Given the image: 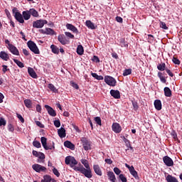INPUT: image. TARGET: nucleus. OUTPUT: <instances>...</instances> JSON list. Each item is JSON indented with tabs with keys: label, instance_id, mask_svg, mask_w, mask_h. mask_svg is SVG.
I'll use <instances>...</instances> for the list:
<instances>
[{
	"label": "nucleus",
	"instance_id": "1",
	"mask_svg": "<svg viewBox=\"0 0 182 182\" xmlns=\"http://www.w3.org/2000/svg\"><path fill=\"white\" fill-rule=\"evenodd\" d=\"M65 164L67 165H70L71 168H73V169L75 171H79V172H82V170L83 168V166L80 165V166H77L75 165L77 164V161H76V159L73 157V156H67L65 158Z\"/></svg>",
	"mask_w": 182,
	"mask_h": 182
},
{
	"label": "nucleus",
	"instance_id": "2",
	"mask_svg": "<svg viewBox=\"0 0 182 182\" xmlns=\"http://www.w3.org/2000/svg\"><path fill=\"white\" fill-rule=\"evenodd\" d=\"M82 147L85 151L92 149V141H90L87 137H82L80 139Z\"/></svg>",
	"mask_w": 182,
	"mask_h": 182
},
{
	"label": "nucleus",
	"instance_id": "3",
	"mask_svg": "<svg viewBox=\"0 0 182 182\" xmlns=\"http://www.w3.org/2000/svg\"><path fill=\"white\" fill-rule=\"evenodd\" d=\"M27 46L29 48L30 50L35 53V55H39L41 52L39 51V48H38V46H36V43L32 41H29L27 42Z\"/></svg>",
	"mask_w": 182,
	"mask_h": 182
},
{
	"label": "nucleus",
	"instance_id": "4",
	"mask_svg": "<svg viewBox=\"0 0 182 182\" xmlns=\"http://www.w3.org/2000/svg\"><path fill=\"white\" fill-rule=\"evenodd\" d=\"M80 173L83 174L85 178H89V179H90L93 177V174H92L91 167L85 168L83 166Z\"/></svg>",
	"mask_w": 182,
	"mask_h": 182
},
{
	"label": "nucleus",
	"instance_id": "5",
	"mask_svg": "<svg viewBox=\"0 0 182 182\" xmlns=\"http://www.w3.org/2000/svg\"><path fill=\"white\" fill-rule=\"evenodd\" d=\"M48 23V21L46 20H37L33 22V28H36L37 29H41L43 26H45Z\"/></svg>",
	"mask_w": 182,
	"mask_h": 182
},
{
	"label": "nucleus",
	"instance_id": "6",
	"mask_svg": "<svg viewBox=\"0 0 182 182\" xmlns=\"http://www.w3.org/2000/svg\"><path fill=\"white\" fill-rule=\"evenodd\" d=\"M32 168L37 173L46 172L47 168L39 164H34L32 165Z\"/></svg>",
	"mask_w": 182,
	"mask_h": 182
},
{
	"label": "nucleus",
	"instance_id": "7",
	"mask_svg": "<svg viewBox=\"0 0 182 182\" xmlns=\"http://www.w3.org/2000/svg\"><path fill=\"white\" fill-rule=\"evenodd\" d=\"M105 82L109 86H114L116 83H117V82L116 81V79H114V77L110 75H106L105 77Z\"/></svg>",
	"mask_w": 182,
	"mask_h": 182
},
{
	"label": "nucleus",
	"instance_id": "8",
	"mask_svg": "<svg viewBox=\"0 0 182 182\" xmlns=\"http://www.w3.org/2000/svg\"><path fill=\"white\" fill-rule=\"evenodd\" d=\"M158 77L160 79L161 83H167V74L165 72H158Z\"/></svg>",
	"mask_w": 182,
	"mask_h": 182
},
{
	"label": "nucleus",
	"instance_id": "9",
	"mask_svg": "<svg viewBox=\"0 0 182 182\" xmlns=\"http://www.w3.org/2000/svg\"><path fill=\"white\" fill-rule=\"evenodd\" d=\"M163 161L166 166L168 167H171L173 166V161L168 156H166L163 158Z\"/></svg>",
	"mask_w": 182,
	"mask_h": 182
},
{
	"label": "nucleus",
	"instance_id": "10",
	"mask_svg": "<svg viewBox=\"0 0 182 182\" xmlns=\"http://www.w3.org/2000/svg\"><path fill=\"white\" fill-rule=\"evenodd\" d=\"M122 128L119 123H117V122L113 123L112 130L114 133L119 134L122 132Z\"/></svg>",
	"mask_w": 182,
	"mask_h": 182
},
{
	"label": "nucleus",
	"instance_id": "11",
	"mask_svg": "<svg viewBox=\"0 0 182 182\" xmlns=\"http://www.w3.org/2000/svg\"><path fill=\"white\" fill-rule=\"evenodd\" d=\"M7 48L13 55H16V56H19V50H18V48H16V47H15V46L11 44L9 46V47Z\"/></svg>",
	"mask_w": 182,
	"mask_h": 182
},
{
	"label": "nucleus",
	"instance_id": "12",
	"mask_svg": "<svg viewBox=\"0 0 182 182\" xmlns=\"http://www.w3.org/2000/svg\"><path fill=\"white\" fill-rule=\"evenodd\" d=\"M93 170H94L95 173H96V175H97L99 176H102V169L99 164H94Z\"/></svg>",
	"mask_w": 182,
	"mask_h": 182
},
{
	"label": "nucleus",
	"instance_id": "13",
	"mask_svg": "<svg viewBox=\"0 0 182 182\" xmlns=\"http://www.w3.org/2000/svg\"><path fill=\"white\" fill-rule=\"evenodd\" d=\"M45 108L50 116L55 117L57 115L56 112L51 107L45 105Z\"/></svg>",
	"mask_w": 182,
	"mask_h": 182
},
{
	"label": "nucleus",
	"instance_id": "14",
	"mask_svg": "<svg viewBox=\"0 0 182 182\" xmlns=\"http://www.w3.org/2000/svg\"><path fill=\"white\" fill-rule=\"evenodd\" d=\"M15 19L19 22V23H24L25 20L23 18V15L21 13H16V15H14Z\"/></svg>",
	"mask_w": 182,
	"mask_h": 182
},
{
	"label": "nucleus",
	"instance_id": "15",
	"mask_svg": "<svg viewBox=\"0 0 182 182\" xmlns=\"http://www.w3.org/2000/svg\"><path fill=\"white\" fill-rule=\"evenodd\" d=\"M65 26L67 29L73 32V33H79V30H77V28H76V26H73V24L67 23Z\"/></svg>",
	"mask_w": 182,
	"mask_h": 182
},
{
	"label": "nucleus",
	"instance_id": "16",
	"mask_svg": "<svg viewBox=\"0 0 182 182\" xmlns=\"http://www.w3.org/2000/svg\"><path fill=\"white\" fill-rule=\"evenodd\" d=\"M107 176H108V180L111 182H117L115 174L113 171L107 172Z\"/></svg>",
	"mask_w": 182,
	"mask_h": 182
},
{
	"label": "nucleus",
	"instance_id": "17",
	"mask_svg": "<svg viewBox=\"0 0 182 182\" xmlns=\"http://www.w3.org/2000/svg\"><path fill=\"white\" fill-rule=\"evenodd\" d=\"M28 75H30V76L31 77H33V79H38V75L36 74V73L35 72V70H33V68L28 67Z\"/></svg>",
	"mask_w": 182,
	"mask_h": 182
},
{
	"label": "nucleus",
	"instance_id": "18",
	"mask_svg": "<svg viewBox=\"0 0 182 182\" xmlns=\"http://www.w3.org/2000/svg\"><path fill=\"white\" fill-rule=\"evenodd\" d=\"M41 182H57V181L55 178H53L50 175H44Z\"/></svg>",
	"mask_w": 182,
	"mask_h": 182
},
{
	"label": "nucleus",
	"instance_id": "19",
	"mask_svg": "<svg viewBox=\"0 0 182 182\" xmlns=\"http://www.w3.org/2000/svg\"><path fill=\"white\" fill-rule=\"evenodd\" d=\"M154 105L155 109H156V110L160 111L162 109V104L160 100H155L154 102Z\"/></svg>",
	"mask_w": 182,
	"mask_h": 182
},
{
	"label": "nucleus",
	"instance_id": "20",
	"mask_svg": "<svg viewBox=\"0 0 182 182\" xmlns=\"http://www.w3.org/2000/svg\"><path fill=\"white\" fill-rule=\"evenodd\" d=\"M58 136L63 139V137L66 136V130L65 129L64 127H61L58 129Z\"/></svg>",
	"mask_w": 182,
	"mask_h": 182
},
{
	"label": "nucleus",
	"instance_id": "21",
	"mask_svg": "<svg viewBox=\"0 0 182 182\" xmlns=\"http://www.w3.org/2000/svg\"><path fill=\"white\" fill-rule=\"evenodd\" d=\"M0 58L2 59V60H5L6 62L9 60V55H8V53H6L5 51H1Z\"/></svg>",
	"mask_w": 182,
	"mask_h": 182
},
{
	"label": "nucleus",
	"instance_id": "22",
	"mask_svg": "<svg viewBox=\"0 0 182 182\" xmlns=\"http://www.w3.org/2000/svg\"><path fill=\"white\" fill-rule=\"evenodd\" d=\"M23 18L25 21H29L31 19V12L29 10H26L22 12Z\"/></svg>",
	"mask_w": 182,
	"mask_h": 182
},
{
	"label": "nucleus",
	"instance_id": "23",
	"mask_svg": "<svg viewBox=\"0 0 182 182\" xmlns=\"http://www.w3.org/2000/svg\"><path fill=\"white\" fill-rule=\"evenodd\" d=\"M166 181L167 182H178L177 178L170 174H168L167 176H166Z\"/></svg>",
	"mask_w": 182,
	"mask_h": 182
},
{
	"label": "nucleus",
	"instance_id": "24",
	"mask_svg": "<svg viewBox=\"0 0 182 182\" xmlns=\"http://www.w3.org/2000/svg\"><path fill=\"white\" fill-rule=\"evenodd\" d=\"M77 55H80L82 56L83 53H85V49L83 48V46L82 45H78L77 47Z\"/></svg>",
	"mask_w": 182,
	"mask_h": 182
},
{
	"label": "nucleus",
	"instance_id": "25",
	"mask_svg": "<svg viewBox=\"0 0 182 182\" xmlns=\"http://www.w3.org/2000/svg\"><path fill=\"white\" fill-rule=\"evenodd\" d=\"M64 146L68 147V148L70 149L71 150L75 149V145L70 141H64Z\"/></svg>",
	"mask_w": 182,
	"mask_h": 182
},
{
	"label": "nucleus",
	"instance_id": "26",
	"mask_svg": "<svg viewBox=\"0 0 182 182\" xmlns=\"http://www.w3.org/2000/svg\"><path fill=\"white\" fill-rule=\"evenodd\" d=\"M85 25L87 27H88L89 29H96V27L95 26V23H93L90 20L86 21Z\"/></svg>",
	"mask_w": 182,
	"mask_h": 182
},
{
	"label": "nucleus",
	"instance_id": "27",
	"mask_svg": "<svg viewBox=\"0 0 182 182\" xmlns=\"http://www.w3.org/2000/svg\"><path fill=\"white\" fill-rule=\"evenodd\" d=\"M129 173H131V175L135 179H139V176L138 175V172L136 170H134V167L130 169Z\"/></svg>",
	"mask_w": 182,
	"mask_h": 182
},
{
	"label": "nucleus",
	"instance_id": "28",
	"mask_svg": "<svg viewBox=\"0 0 182 182\" xmlns=\"http://www.w3.org/2000/svg\"><path fill=\"white\" fill-rule=\"evenodd\" d=\"M119 46L122 48H128L129 44H127V42H126V39L123 38L119 39Z\"/></svg>",
	"mask_w": 182,
	"mask_h": 182
},
{
	"label": "nucleus",
	"instance_id": "29",
	"mask_svg": "<svg viewBox=\"0 0 182 182\" xmlns=\"http://www.w3.org/2000/svg\"><path fill=\"white\" fill-rule=\"evenodd\" d=\"M28 11H30V15L34 18H38V16H39V13H38V11H36L35 9H30Z\"/></svg>",
	"mask_w": 182,
	"mask_h": 182
},
{
	"label": "nucleus",
	"instance_id": "30",
	"mask_svg": "<svg viewBox=\"0 0 182 182\" xmlns=\"http://www.w3.org/2000/svg\"><path fill=\"white\" fill-rule=\"evenodd\" d=\"M58 39L62 45H66V37H65V35H59Z\"/></svg>",
	"mask_w": 182,
	"mask_h": 182
},
{
	"label": "nucleus",
	"instance_id": "31",
	"mask_svg": "<svg viewBox=\"0 0 182 182\" xmlns=\"http://www.w3.org/2000/svg\"><path fill=\"white\" fill-rule=\"evenodd\" d=\"M158 70H160L161 72H164L167 68L166 67V63H161L157 65Z\"/></svg>",
	"mask_w": 182,
	"mask_h": 182
},
{
	"label": "nucleus",
	"instance_id": "32",
	"mask_svg": "<svg viewBox=\"0 0 182 182\" xmlns=\"http://www.w3.org/2000/svg\"><path fill=\"white\" fill-rule=\"evenodd\" d=\"M55 143L54 141H52V142H50V143H48L46 144V148H44V149L46 150H52V149H55Z\"/></svg>",
	"mask_w": 182,
	"mask_h": 182
},
{
	"label": "nucleus",
	"instance_id": "33",
	"mask_svg": "<svg viewBox=\"0 0 182 182\" xmlns=\"http://www.w3.org/2000/svg\"><path fill=\"white\" fill-rule=\"evenodd\" d=\"M50 49L53 52V53H55V55H59V48L55 45L50 46Z\"/></svg>",
	"mask_w": 182,
	"mask_h": 182
},
{
	"label": "nucleus",
	"instance_id": "34",
	"mask_svg": "<svg viewBox=\"0 0 182 182\" xmlns=\"http://www.w3.org/2000/svg\"><path fill=\"white\" fill-rule=\"evenodd\" d=\"M111 96L114 97L115 99H120L121 95L119 92H110Z\"/></svg>",
	"mask_w": 182,
	"mask_h": 182
},
{
	"label": "nucleus",
	"instance_id": "35",
	"mask_svg": "<svg viewBox=\"0 0 182 182\" xmlns=\"http://www.w3.org/2000/svg\"><path fill=\"white\" fill-rule=\"evenodd\" d=\"M92 77H95V79H97V80H103L104 77L102 75H98L96 73H91Z\"/></svg>",
	"mask_w": 182,
	"mask_h": 182
},
{
	"label": "nucleus",
	"instance_id": "36",
	"mask_svg": "<svg viewBox=\"0 0 182 182\" xmlns=\"http://www.w3.org/2000/svg\"><path fill=\"white\" fill-rule=\"evenodd\" d=\"M46 35H55V31L50 28H46Z\"/></svg>",
	"mask_w": 182,
	"mask_h": 182
},
{
	"label": "nucleus",
	"instance_id": "37",
	"mask_svg": "<svg viewBox=\"0 0 182 182\" xmlns=\"http://www.w3.org/2000/svg\"><path fill=\"white\" fill-rule=\"evenodd\" d=\"M41 141L43 148H47V138L42 136L41 138Z\"/></svg>",
	"mask_w": 182,
	"mask_h": 182
},
{
	"label": "nucleus",
	"instance_id": "38",
	"mask_svg": "<svg viewBox=\"0 0 182 182\" xmlns=\"http://www.w3.org/2000/svg\"><path fill=\"white\" fill-rule=\"evenodd\" d=\"M14 63H16L17 66H18V68H25V65L23 64L22 62L19 61L18 60H16V59H13Z\"/></svg>",
	"mask_w": 182,
	"mask_h": 182
},
{
	"label": "nucleus",
	"instance_id": "39",
	"mask_svg": "<svg viewBox=\"0 0 182 182\" xmlns=\"http://www.w3.org/2000/svg\"><path fill=\"white\" fill-rule=\"evenodd\" d=\"M24 104L26 105V107L28 109H31L32 107V102L30 100H24Z\"/></svg>",
	"mask_w": 182,
	"mask_h": 182
},
{
	"label": "nucleus",
	"instance_id": "40",
	"mask_svg": "<svg viewBox=\"0 0 182 182\" xmlns=\"http://www.w3.org/2000/svg\"><path fill=\"white\" fill-rule=\"evenodd\" d=\"M81 163L84 165L85 168H90V164L87 161V159H81Z\"/></svg>",
	"mask_w": 182,
	"mask_h": 182
},
{
	"label": "nucleus",
	"instance_id": "41",
	"mask_svg": "<svg viewBox=\"0 0 182 182\" xmlns=\"http://www.w3.org/2000/svg\"><path fill=\"white\" fill-rule=\"evenodd\" d=\"M122 75L123 76H129V75H132V69H125Z\"/></svg>",
	"mask_w": 182,
	"mask_h": 182
},
{
	"label": "nucleus",
	"instance_id": "42",
	"mask_svg": "<svg viewBox=\"0 0 182 182\" xmlns=\"http://www.w3.org/2000/svg\"><path fill=\"white\" fill-rule=\"evenodd\" d=\"M132 106L134 107V109L135 111H137L139 109V108L138 102L134 101H134L132 100Z\"/></svg>",
	"mask_w": 182,
	"mask_h": 182
},
{
	"label": "nucleus",
	"instance_id": "43",
	"mask_svg": "<svg viewBox=\"0 0 182 182\" xmlns=\"http://www.w3.org/2000/svg\"><path fill=\"white\" fill-rule=\"evenodd\" d=\"M124 143H125L127 148H129L130 150H132V151H134V149H133V146H131L130 141H129V139H125Z\"/></svg>",
	"mask_w": 182,
	"mask_h": 182
},
{
	"label": "nucleus",
	"instance_id": "44",
	"mask_svg": "<svg viewBox=\"0 0 182 182\" xmlns=\"http://www.w3.org/2000/svg\"><path fill=\"white\" fill-rule=\"evenodd\" d=\"M95 122L96 124L99 126H102V119L100 117H95Z\"/></svg>",
	"mask_w": 182,
	"mask_h": 182
},
{
	"label": "nucleus",
	"instance_id": "45",
	"mask_svg": "<svg viewBox=\"0 0 182 182\" xmlns=\"http://www.w3.org/2000/svg\"><path fill=\"white\" fill-rule=\"evenodd\" d=\"M6 125V120L0 117V127H5Z\"/></svg>",
	"mask_w": 182,
	"mask_h": 182
},
{
	"label": "nucleus",
	"instance_id": "46",
	"mask_svg": "<svg viewBox=\"0 0 182 182\" xmlns=\"http://www.w3.org/2000/svg\"><path fill=\"white\" fill-rule=\"evenodd\" d=\"M65 36L69 38L70 39H75V36L72 34L70 32H65Z\"/></svg>",
	"mask_w": 182,
	"mask_h": 182
},
{
	"label": "nucleus",
	"instance_id": "47",
	"mask_svg": "<svg viewBox=\"0 0 182 182\" xmlns=\"http://www.w3.org/2000/svg\"><path fill=\"white\" fill-rule=\"evenodd\" d=\"M7 129H8V131L10 132H14L15 130L14 125L11 124H9L7 125Z\"/></svg>",
	"mask_w": 182,
	"mask_h": 182
},
{
	"label": "nucleus",
	"instance_id": "48",
	"mask_svg": "<svg viewBox=\"0 0 182 182\" xmlns=\"http://www.w3.org/2000/svg\"><path fill=\"white\" fill-rule=\"evenodd\" d=\"M53 173L56 176V177H60V172L58 171V169L56 168H53Z\"/></svg>",
	"mask_w": 182,
	"mask_h": 182
},
{
	"label": "nucleus",
	"instance_id": "49",
	"mask_svg": "<svg viewBox=\"0 0 182 182\" xmlns=\"http://www.w3.org/2000/svg\"><path fill=\"white\" fill-rule=\"evenodd\" d=\"M160 28H161L162 29H165V31H167V29H168V27H167L166 23L163 21L160 22Z\"/></svg>",
	"mask_w": 182,
	"mask_h": 182
},
{
	"label": "nucleus",
	"instance_id": "50",
	"mask_svg": "<svg viewBox=\"0 0 182 182\" xmlns=\"http://www.w3.org/2000/svg\"><path fill=\"white\" fill-rule=\"evenodd\" d=\"M53 124L56 128L60 127V119L54 120Z\"/></svg>",
	"mask_w": 182,
	"mask_h": 182
},
{
	"label": "nucleus",
	"instance_id": "51",
	"mask_svg": "<svg viewBox=\"0 0 182 182\" xmlns=\"http://www.w3.org/2000/svg\"><path fill=\"white\" fill-rule=\"evenodd\" d=\"M48 87L50 89V90H51V92H56V87H55L53 84H48Z\"/></svg>",
	"mask_w": 182,
	"mask_h": 182
},
{
	"label": "nucleus",
	"instance_id": "52",
	"mask_svg": "<svg viewBox=\"0 0 182 182\" xmlns=\"http://www.w3.org/2000/svg\"><path fill=\"white\" fill-rule=\"evenodd\" d=\"M33 145L36 148H41L42 146L41 145V142L38 141H33Z\"/></svg>",
	"mask_w": 182,
	"mask_h": 182
},
{
	"label": "nucleus",
	"instance_id": "53",
	"mask_svg": "<svg viewBox=\"0 0 182 182\" xmlns=\"http://www.w3.org/2000/svg\"><path fill=\"white\" fill-rule=\"evenodd\" d=\"M172 62L175 64V65H180V60H178V58H176V57H173L172 58Z\"/></svg>",
	"mask_w": 182,
	"mask_h": 182
},
{
	"label": "nucleus",
	"instance_id": "54",
	"mask_svg": "<svg viewBox=\"0 0 182 182\" xmlns=\"http://www.w3.org/2000/svg\"><path fill=\"white\" fill-rule=\"evenodd\" d=\"M119 178L122 182H127V179L124 174H119Z\"/></svg>",
	"mask_w": 182,
	"mask_h": 182
},
{
	"label": "nucleus",
	"instance_id": "55",
	"mask_svg": "<svg viewBox=\"0 0 182 182\" xmlns=\"http://www.w3.org/2000/svg\"><path fill=\"white\" fill-rule=\"evenodd\" d=\"M36 124L38 127H40L41 129L45 128V125L42 122H41V121H36Z\"/></svg>",
	"mask_w": 182,
	"mask_h": 182
},
{
	"label": "nucleus",
	"instance_id": "56",
	"mask_svg": "<svg viewBox=\"0 0 182 182\" xmlns=\"http://www.w3.org/2000/svg\"><path fill=\"white\" fill-rule=\"evenodd\" d=\"M92 62H95L96 63H99L100 62V59L97 55H94L92 58Z\"/></svg>",
	"mask_w": 182,
	"mask_h": 182
},
{
	"label": "nucleus",
	"instance_id": "57",
	"mask_svg": "<svg viewBox=\"0 0 182 182\" xmlns=\"http://www.w3.org/2000/svg\"><path fill=\"white\" fill-rule=\"evenodd\" d=\"M165 70H166V73L168 75V76H170L171 77H173V76H174V74H173V72H171V70H170V69L166 68Z\"/></svg>",
	"mask_w": 182,
	"mask_h": 182
},
{
	"label": "nucleus",
	"instance_id": "58",
	"mask_svg": "<svg viewBox=\"0 0 182 182\" xmlns=\"http://www.w3.org/2000/svg\"><path fill=\"white\" fill-rule=\"evenodd\" d=\"M2 72L3 73H6L9 70V68H8V65H2Z\"/></svg>",
	"mask_w": 182,
	"mask_h": 182
},
{
	"label": "nucleus",
	"instance_id": "59",
	"mask_svg": "<svg viewBox=\"0 0 182 182\" xmlns=\"http://www.w3.org/2000/svg\"><path fill=\"white\" fill-rule=\"evenodd\" d=\"M38 157L41 160H44L46 159V155L43 153L39 152Z\"/></svg>",
	"mask_w": 182,
	"mask_h": 182
},
{
	"label": "nucleus",
	"instance_id": "60",
	"mask_svg": "<svg viewBox=\"0 0 182 182\" xmlns=\"http://www.w3.org/2000/svg\"><path fill=\"white\" fill-rule=\"evenodd\" d=\"M114 171L117 176L120 175L121 173V170L118 167H114Z\"/></svg>",
	"mask_w": 182,
	"mask_h": 182
},
{
	"label": "nucleus",
	"instance_id": "61",
	"mask_svg": "<svg viewBox=\"0 0 182 182\" xmlns=\"http://www.w3.org/2000/svg\"><path fill=\"white\" fill-rule=\"evenodd\" d=\"M117 22H119V23H123V18L120 17V16H117L115 18Z\"/></svg>",
	"mask_w": 182,
	"mask_h": 182
},
{
	"label": "nucleus",
	"instance_id": "62",
	"mask_svg": "<svg viewBox=\"0 0 182 182\" xmlns=\"http://www.w3.org/2000/svg\"><path fill=\"white\" fill-rule=\"evenodd\" d=\"M17 117L19 119L21 123H24V118L22 117V115H21V114H17Z\"/></svg>",
	"mask_w": 182,
	"mask_h": 182
},
{
	"label": "nucleus",
	"instance_id": "63",
	"mask_svg": "<svg viewBox=\"0 0 182 182\" xmlns=\"http://www.w3.org/2000/svg\"><path fill=\"white\" fill-rule=\"evenodd\" d=\"M70 85H71V86L73 87H74V89H79V85H77V84H76V82H70Z\"/></svg>",
	"mask_w": 182,
	"mask_h": 182
},
{
	"label": "nucleus",
	"instance_id": "64",
	"mask_svg": "<svg viewBox=\"0 0 182 182\" xmlns=\"http://www.w3.org/2000/svg\"><path fill=\"white\" fill-rule=\"evenodd\" d=\"M171 136L174 139L175 141H177L178 140V139L177 138V134L175 132L171 133Z\"/></svg>",
	"mask_w": 182,
	"mask_h": 182
}]
</instances>
